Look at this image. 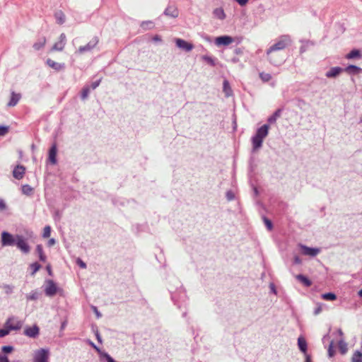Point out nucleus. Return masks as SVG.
Returning a JSON list of instances; mask_svg holds the SVG:
<instances>
[{"label": "nucleus", "mask_w": 362, "mask_h": 362, "mask_svg": "<svg viewBox=\"0 0 362 362\" xmlns=\"http://www.w3.org/2000/svg\"><path fill=\"white\" fill-rule=\"evenodd\" d=\"M51 228L49 226H47L44 228L42 236L43 238H48L50 235Z\"/></svg>", "instance_id": "nucleus-32"}, {"label": "nucleus", "mask_w": 362, "mask_h": 362, "mask_svg": "<svg viewBox=\"0 0 362 362\" xmlns=\"http://www.w3.org/2000/svg\"><path fill=\"white\" fill-rule=\"evenodd\" d=\"M203 59L211 65H214V62L211 57L204 56L203 57Z\"/></svg>", "instance_id": "nucleus-48"}, {"label": "nucleus", "mask_w": 362, "mask_h": 362, "mask_svg": "<svg viewBox=\"0 0 362 362\" xmlns=\"http://www.w3.org/2000/svg\"><path fill=\"white\" fill-rule=\"evenodd\" d=\"M47 64L48 66H49L50 67H52V69H54L55 70H59L64 67L63 64L54 62V61H52L51 59H47Z\"/></svg>", "instance_id": "nucleus-23"}, {"label": "nucleus", "mask_w": 362, "mask_h": 362, "mask_svg": "<svg viewBox=\"0 0 362 362\" xmlns=\"http://www.w3.org/2000/svg\"><path fill=\"white\" fill-rule=\"evenodd\" d=\"M76 262L81 268H86V264L81 259H77Z\"/></svg>", "instance_id": "nucleus-50"}, {"label": "nucleus", "mask_w": 362, "mask_h": 362, "mask_svg": "<svg viewBox=\"0 0 362 362\" xmlns=\"http://www.w3.org/2000/svg\"><path fill=\"white\" fill-rule=\"evenodd\" d=\"M95 348L97 349V351H100L99 349H98L96 346Z\"/></svg>", "instance_id": "nucleus-64"}, {"label": "nucleus", "mask_w": 362, "mask_h": 362, "mask_svg": "<svg viewBox=\"0 0 362 362\" xmlns=\"http://www.w3.org/2000/svg\"><path fill=\"white\" fill-rule=\"evenodd\" d=\"M37 298H38V294L35 292L27 296L28 300H36Z\"/></svg>", "instance_id": "nucleus-43"}, {"label": "nucleus", "mask_w": 362, "mask_h": 362, "mask_svg": "<svg viewBox=\"0 0 362 362\" xmlns=\"http://www.w3.org/2000/svg\"><path fill=\"white\" fill-rule=\"evenodd\" d=\"M40 333V329L37 325H33L31 327H26L24 329V334L30 338H36Z\"/></svg>", "instance_id": "nucleus-6"}, {"label": "nucleus", "mask_w": 362, "mask_h": 362, "mask_svg": "<svg viewBox=\"0 0 362 362\" xmlns=\"http://www.w3.org/2000/svg\"><path fill=\"white\" fill-rule=\"evenodd\" d=\"M290 42V38L288 36H283L278 42L274 44L270 49L267 51V54H269L271 52L275 50H279L285 48L286 45Z\"/></svg>", "instance_id": "nucleus-4"}, {"label": "nucleus", "mask_w": 362, "mask_h": 362, "mask_svg": "<svg viewBox=\"0 0 362 362\" xmlns=\"http://www.w3.org/2000/svg\"><path fill=\"white\" fill-rule=\"evenodd\" d=\"M271 288H272V291H273L274 293H276V289H275V287H274V284H272V285H271Z\"/></svg>", "instance_id": "nucleus-59"}, {"label": "nucleus", "mask_w": 362, "mask_h": 362, "mask_svg": "<svg viewBox=\"0 0 362 362\" xmlns=\"http://www.w3.org/2000/svg\"><path fill=\"white\" fill-rule=\"evenodd\" d=\"M21 97V94L12 92L11 94V100L8 103V105L10 107L15 106L19 101Z\"/></svg>", "instance_id": "nucleus-15"}, {"label": "nucleus", "mask_w": 362, "mask_h": 362, "mask_svg": "<svg viewBox=\"0 0 362 362\" xmlns=\"http://www.w3.org/2000/svg\"><path fill=\"white\" fill-rule=\"evenodd\" d=\"M259 77L264 82H267L272 78L271 74L264 72L259 74Z\"/></svg>", "instance_id": "nucleus-30"}, {"label": "nucleus", "mask_w": 362, "mask_h": 362, "mask_svg": "<svg viewBox=\"0 0 362 362\" xmlns=\"http://www.w3.org/2000/svg\"><path fill=\"white\" fill-rule=\"evenodd\" d=\"M358 296L362 298V288L358 293Z\"/></svg>", "instance_id": "nucleus-63"}, {"label": "nucleus", "mask_w": 362, "mask_h": 362, "mask_svg": "<svg viewBox=\"0 0 362 362\" xmlns=\"http://www.w3.org/2000/svg\"><path fill=\"white\" fill-rule=\"evenodd\" d=\"M30 267L33 269L32 274H34L40 269L41 266L38 263L35 262V263L31 264Z\"/></svg>", "instance_id": "nucleus-33"}, {"label": "nucleus", "mask_w": 362, "mask_h": 362, "mask_svg": "<svg viewBox=\"0 0 362 362\" xmlns=\"http://www.w3.org/2000/svg\"><path fill=\"white\" fill-rule=\"evenodd\" d=\"M213 13L215 17L220 20H223L226 18V14L222 8H217L214 9Z\"/></svg>", "instance_id": "nucleus-17"}, {"label": "nucleus", "mask_w": 362, "mask_h": 362, "mask_svg": "<svg viewBox=\"0 0 362 362\" xmlns=\"http://www.w3.org/2000/svg\"><path fill=\"white\" fill-rule=\"evenodd\" d=\"M9 333V329H8L6 327L4 329H0V337H3Z\"/></svg>", "instance_id": "nucleus-41"}, {"label": "nucleus", "mask_w": 362, "mask_h": 362, "mask_svg": "<svg viewBox=\"0 0 362 362\" xmlns=\"http://www.w3.org/2000/svg\"><path fill=\"white\" fill-rule=\"evenodd\" d=\"M339 349L342 354H345L346 352L347 346H346V344L344 341L341 340L339 342Z\"/></svg>", "instance_id": "nucleus-31"}, {"label": "nucleus", "mask_w": 362, "mask_h": 362, "mask_svg": "<svg viewBox=\"0 0 362 362\" xmlns=\"http://www.w3.org/2000/svg\"><path fill=\"white\" fill-rule=\"evenodd\" d=\"M264 223H265L266 226L267 227V228L269 230H272V223L271 221H269L267 218H264Z\"/></svg>", "instance_id": "nucleus-42"}, {"label": "nucleus", "mask_w": 362, "mask_h": 362, "mask_svg": "<svg viewBox=\"0 0 362 362\" xmlns=\"http://www.w3.org/2000/svg\"><path fill=\"white\" fill-rule=\"evenodd\" d=\"M351 362H362V351H355L351 357Z\"/></svg>", "instance_id": "nucleus-19"}, {"label": "nucleus", "mask_w": 362, "mask_h": 362, "mask_svg": "<svg viewBox=\"0 0 362 362\" xmlns=\"http://www.w3.org/2000/svg\"><path fill=\"white\" fill-rule=\"evenodd\" d=\"M6 209V204L4 199H0V211H4Z\"/></svg>", "instance_id": "nucleus-45"}, {"label": "nucleus", "mask_w": 362, "mask_h": 362, "mask_svg": "<svg viewBox=\"0 0 362 362\" xmlns=\"http://www.w3.org/2000/svg\"><path fill=\"white\" fill-rule=\"evenodd\" d=\"M16 244L17 245L18 247L24 253L29 252L30 247L23 236H21V235L16 236Z\"/></svg>", "instance_id": "nucleus-5"}, {"label": "nucleus", "mask_w": 362, "mask_h": 362, "mask_svg": "<svg viewBox=\"0 0 362 362\" xmlns=\"http://www.w3.org/2000/svg\"><path fill=\"white\" fill-rule=\"evenodd\" d=\"M2 350L5 353H10L13 351V347L11 346H3Z\"/></svg>", "instance_id": "nucleus-46"}, {"label": "nucleus", "mask_w": 362, "mask_h": 362, "mask_svg": "<svg viewBox=\"0 0 362 362\" xmlns=\"http://www.w3.org/2000/svg\"><path fill=\"white\" fill-rule=\"evenodd\" d=\"M45 43H46V39L45 37H43L39 42H35L33 45V47L35 49H40L45 46Z\"/></svg>", "instance_id": "nucleus-29"}, {"label": "nucleus", "mask_w": 362, "mask_h": 362, "mask_svg": "<svg viewBox=\"0 0 362 362\" xmlns=\"http://www.w3.org/2000/svg\"><path fill=\"white\" fill-rule=\"evenodd\" d=\"M240 6H245L248 0H235Z\"/></svg>", "instance_id": "nucleus-51"}, {"label": "nucleus", "mask_w": 362, "mask_h": 362, "mask_svg": "<svg viewBox=\"0 0 362 362\" xmlns=\"http://www.w3.org/2000/svg\"><path fill=\"white\" fill-rule=\"evenodd\" d=\"M165 14L167 16H171L175 18L177 16V10L175 9L173 12H170V8H167L165 11Z\"/></svg>", "instance_id": "nucleus-35"}, {"label": "nucleus", "mask_w": 362, "mask_h": 362, "mask_svg": "<svg viewBox=\"0 0 362 362\" xmlns=\"http://www.w3.org/2000/svg\"><path fill=\"white\" fill-rule=\"evenodd\" d=\"M96 337H97L98 341L99 342H101V338H100V336L99 335V334H96Z\"/></svg>", "instance_id": "nucleus-60"}, {"label": "nucleus", "mask_w": 362, "mask_h": 362, "mask_svg": "<svg viewBox=\"0 0 362 362\" xmlns=\"http://www.w3.org/2000/svg\"><path fill=\"white\" fill-rule=\"evenodd\" d=\"M22 192L25 195H30L33 191V188L29 185H23L21 187Z\"/></svg>", "instance_id": "nucleus-27"}, {"label": "nucleus", "mask_w": 362, "mask_h": 362, "mask_svg": "<svg viewBox=\"0 0 362 362\" xmlns=\"http://www.w3.org/2000/svg\"><path fill=\"white\" fill-rule=\"evenodd\" d=\"M361 54L359 50L358 49H352L348 54H346V58L348 59H351L354 58H361Z\"/></svg>", "instance_id": "nucleus-20"}, {"label": "nucleus", "mask_w": 362, "mask_h": 362, "mask_svg": "<svg viewBox=\"0 0 362 362\" xmlns=\"http://www.w3.org/2000/svg\"><path fill=\"white\" fill-rule=\"evenodd\" d=\"M46 269H47V271L48 272V274L49 276H52V269H51L50 264L47 265Z\"/></svg>", "instance_id": "nucleus-52"}, {"label": "nucleus", "mask_w": 362, "mask_h": 362, "mask_svg": "<svg viewBox=\"0 0 362 362\" xmlns=\"http://www.w3.org/2000/svg\"><path fill=\"white\" fill-rule=\"evenodd\" d=\"M55 243V240L54 239L52 238L50 239L49 241H48V245H52Z\"/></svg>", "instance_id": "nucleus-56"}, {"label": "nucleus", "mask_w": 362, "mask_h": 362, "mask_svg": "<svg viewBox=\"0 0 362 362\" xmlns=\"http://www.w3.org/2000/svg\"><path fill=\"white\" fill-rule=\"evenodd\" d=\"M269 128L268 124H264L257 130L256 134L252 138L254 151L259 149L262 146L264 138L268 134Z\"/></svg>", "instance_id": "nucleus-1"}, {"label": "nucleus", "mask_w": 362, "mask_h": 362, "mask_svg": "<svg viewBox=\"0 0 362 362\" xmlns=\"http://www.w3.org/2000/svg\"><path fill=\"white\" fill-rule=\"evenodd\" d=\"M101 356L104 357L107 362H116L109 354L106 353L101 354Z\"/></svg>", "instance_id": "nucleus-38"}, {"label": "nucleus", "mask_w": 362, "mask_h": 362, "mask_svg": "<svg viewBox=\"0 0 362 362\" xmlns=\"http://www.w3.org/2000/svg\"><path fill=\"white\" fill-rule=\"evenodd\" d=\"M296 279L306 286H310L312 284L311 281L308 278L302 274L297 275Z\"/></svg>", "instance_id": "nucleus-22"}, {"label": "nucleus", "mask_w": 362, "mask_h": 362, "mask_svg": "<svg viewBox=\"0 0 362 362\" xmlns=\"http://www.w3.org/2000/svg\"><path fill=\"white\" fill-rule=\"evenodd\" d=\"M46 282L47 284L45 290L46 295L49 296H52L54 294H56V293L58 291V288L55 283L52 280H47Z\"/></svg>", "instance_id": "nucleus-7"}, {"label": "nucleus", "mask_w": 362, "mask_h": 362, "mask_svg": "<svg viewBox=\"0 0 362 362\" xmlns=\"http://www.w3.org/2000/svg\"><path fill=\"white\" fill-rule=\"evenodd\" d=\"M49 356V349H41L36 351L34 354V362H48Z\"/></svg>", "instance_id": "nucleus-3"}, {"label": "nucleus", "mask_w": 362, "mask_h": 362, "mask_svg": "<svg viewBox=\"0 0 362 362\" xmlns=\"http://www.w3.org/2000/svg\"><path fill=\"white\" fill-rule=\"evenodd\" d=\"M4 288L6 293H11L13 291V286L10 285H4Z\"/></svg>", "instance_id": "nucleus-44"}, {"label": "nucleus", "mask_w": 362, "mask_h": 362, "mask_svg": "<svg viewBox=\"0 0 362 362\" xmlns=\"http://www.w3.org/2000/svg\"><path fill=\"white\" fill-rule=\"evenodd\" d=\"M320 310H321V308H318L315 310V314L319 313L320 312Z\"/></svg>", "instance_id": "nucleus-62"}, {"label": "nucleus", "mask_w": 362, "mask_h": 362, "mask_svg": "<svg viewBox=\"0 0 362 362\" xmlns=\"http://www.w3.org/2000/svg\"><path fill=\"white\" fill-rule=\"evenodd\" d=\"M36 250H37V252L38 253L40 259L42 262H45L46 261V256L45 255V254L43 252V250H42V245H37Z\"/></svg>", "instance_id": "nucleus-25"}, {"label": "nucleus", "mask_w": 362, "mask_h": 362, "mask_svg": "<svg viewBox=\"0 0 362 362\" xmlns=\"http://www.w3.org/2000/svg\"><path fill=\"white\" fill-rule=\"evenodd\" d=\"M294 260L296 264H300V262H301V261L298 257H296Z\"/></svg>", "instance_id": "nucleus-57"}, {"label": "nucleus", "mask_w": 362, "mask_h": 362, "mask_svg": "<svg viewBox=\"0 0 362 362\" xmlns=\"http://www.w3.org/2000/svg\"><path fill=\"white\" fill-rule=\"evenodd\" d=\"M341 71V69L339 67H334L326 73L327 78H332L337 76Z\"/></svg>", "instance_id": "nucleus-16"}, {"label": "nucleus", "mask_w": 362, "mask_h": 362, "mask_svg": "<svg viewBox=\"0 0 362 362\" xmlns=\"http://www.w3.org/2000/svg\"><path fill=\"white\" fill-rule=\"evenodd\" d=\"M334 342L333 341H331L329 345V349H328V354L330 357H332L334 356Z\"/></svg>", "instance_id": "nucleus-36"}, {"label": "nucleus", "mask_w": 362, "mask_h": 362, "mask_svg": "<svg viewBox=\"0 0 362 362\" xmlns=\"http://www.w3.org/2000/svg\"><path fill=\"white\" fill-rule=\"evenodd\" d=\"M298 344L299 346V349L306 354L307 351V342L305 339L303 337H299L298 339Z\"/></svg>", "instance_id": "nucleus-18"}, {"label": "nucleus", "mask_w": 362, "mask_h": 362, "mask_svg": "<svg viewBox=\"0 0 362 362\" xmlns=\"http://www.w3.org/2000/svg\"><path fill=\"white\" fill-rule=\"evenodd\" d=\"M217 45H228L233 42V39L228 35L218 37L215 40Z\"/></svg>", "instance_id": "nucleus-12"}, {"label": "nucleus", "mask_w": 362, "mask_h": 362, "mask_svg": "<svg viewBox=\"0 0 362 362\" xmlns=\"http://www.w3.org/2000/svg\"><path fill=\"white\" fill-rule=\"evenodd\" d=\"M66 44V35L64 33H62L59 36V40L56 42L52 49L54 51H62Z\"/></svg>", "instance_id": "nucleus-10"}, {"label": "nucleus", "mask_w": 362, "mask_h": 362, "mask_svg": "<svg viewBox=\"0 0 362 362\" xmlns=\"http://www.w3.org/2000/svg\"><path fill=\"white\" fill-rule=\"evenodd\" d=\"M322 298L327 300H334L337 296L334 293H326L322 295Z\"/></svg>", "instance_id": "nucleus-28"}, {"label": "nucleus", "mask_w": 362, "mask_h": 362, "mask_svg": "<svg viewBox=\"0 0 362 362\" xmlns=\"http://www.w3.org/2000/svg\"><path fill=\"white\" fill-rule=\"evenodd\" d=\"M281 110H277L271 117H269L268 122L271 124L274 123L276 119L280 116Z\"/></svg>", "instance_id": "nucleus-26"}, {"label": "nucleus", "mask_w": 362, "mask_h": 362, "mask_svg": "<svg viewBox=\"0 0 362 362\" xmlns=\"http://www.w3.org/2000/svg\"><path fill=\"white\" fill-rule=\"evenodd\" d=\"M66 322H62V329H64L66 327Z\"/></svg>", "instance_id": "nucleus-61"}, {"label": "nucleus", "mask_w": 362, "mask_h": 362, "mask_svg": "<svg viewBox=\"0 0 362 362\" xmlns=\"http://www.w3.org/2000/svg\"><path fill=\"white\" fill-rule=\"evenodd\" d=\"M9 127L8 126H0V136L8 133Z\"/></svg>", "instance_id": "nucleus-34"}, {"label": "nucleus", "mask_w": 362, "mask_h": 362, "mask_svg": "<svg viewBox=\"0 0 362 362\" xmlns=\"http://www.w3.org/2000/svg\"><path fill=\"white\" fill-rule=\"evenodd\" d=\"M305 362H311L310 357L308 354H306Z\"/></svg>", "instance_id": "nucleus-58"}, {"label": "nucleus", "mask_w": 362, "mask_h": 362, "mask_svg": "<svg viewBox=\"0 0 362 362\" xmlns=\"http://www.w3.org/2000/svg\"><path fill=\"white\" fill-rule=\"evenodd\" d=\"M346 70L347 71H353L354 72H359L361 71V69L356 66H354V65H349L347 68H346Z\"/></svg>", "instance_id": "nucleus-37"}, {"label": "nucleus", "mask_w": 362, "mask_h": 362, "mask_svg": "<svg viewBox=\"0 0 362 362\" xmlns=\"http://www.w3.org/2000/svg\"><path fill=\"white\" fill-rule=\"evenodd\" d=\"M89 90H90L89 88H88V87H86L83 89L82 93H81V97L83 99H85L88 97Z\"/></svg>", "instance_id": "nucleus-39"}, {"label": "nucleus", "mask_w": 362, "mask_h": 362, "mask_svg": "<svg viewBox=\"0 0 362 362\" xmlns=\"http://www.w3.org/2000/svg\"><path fill=\"white\" fill-rule=\"evenodd\" d=\"M154 42H160L161 41V38L159 35H155L153 39H152Z\"/></svg>", "instance_id": "nucleus-54"}, {"label": "nucleus", "mask_w": 362, "mask_h": 362, "mask_svg": "<svg viewBox=\"0 0 362 362\" xmlns=\"http://www.w3.org/2000/svg\"><path fill=\"white\" fill-rule=\"evenodd\" d=\"M223 91L227 97L233 95V90L227 80H224L223 81Z\"/></svg>", "instance_id": "nucleus-21"}, {"label": "nucleus", "mask_w": 362, "mask_h": 362, "mask_svg": "<svg viewBox=\"0 0 362 362\" xmlns=\"http://www.w3.org/2000/svg\"><path fill=\"white\" fill-rule=\"evenodd\" d=\"M100 82V79L98 80L97 81L94 82L93 84H92V88L93 89H95L96 87L98 86L99 83Z\"/></svg>", "instance_id": "nucleus-53"}, {"label": "nucleus", "mask_w": 362, "mask_h": 362, "mask_svg": "<svg viewBox=\"0 0 362 362\" xmlns=\"http://www.w3.org/2000/svg\"><path fill=\"white\" fill-rule=\"evenodd\" d=\"M22 327L23 322L14 316L9 317L5 323V327L9 329V332L11 331H18Z\"/></svg>", "instance_id": "nucleus-2"}, {"label": "nucleus", "mask_w": 362, "mask_h": 362, "mask_svg": "<svg viewBox=\"0 0 362 362\" xmlns=\"http://www.w3.org/2000/svg\"><path fill=\"white\" fill-rule=\"evenodd\" d=\"M57 145L54 144L49 151V161L52 164L55 165L57 163Z\"/></svg>", "instance_id": "nucleus-13"}, {"label": "nucleus", "mask_w": 362, "mask_h": 362, "mask_svg": "<svg viewBox=\"0 0 362 362\" xmlns=\"http://www.w3.org/2000/svg\"><path fill=\"white\" fill-rule=\"evenodd\" d=\"M57 20L59 23L62 24L65 21V16L63 13H59V16H57Z\"/></svg>", "instance_id": "nucleus-40"}, {"label": "nucleus", "mask_w": 362, "mask_h": 362, "mask_svg": "<svg viewBox=\"0 0 362 362\" xmlns=\"http://www.w3.org/2000/svg\"><path fill=\"white\" fill-rule=\"evenodd\" d=\"M302 253L310 257H315L319 252V248L308 247L305 245H300Z\"/></svg>", "instance_id": "nucleus-9"}, {"label": "nucleus", "mask_w": 362, "mask_h": 362, "mask_svg": "<svg viewBox=\"0 0 362 362\" xmlns=\"http://www.w3.org/2000/svg\"><path fill=\"white\" fill-rule=\"evenodd\" d=\"M226 197L228 200H232L235 198V195L231 191L227 192Z\"/></svg>", "instance_id": "nucleus-47"}, {"label": "nucleus", "mask_w": 362, "mask_h": 362, "mask_svg": "<svg viewBox=\"0 0 362 362\" xmlns=\"http://www.w3.org/2000/svg\"><path fill=\"white\" fill-rule=\"evenodd\" d=\"M25 173V168L23 165H18L14 168L13 175L16 179L21 180L24 176Z\"/></svg>", "instance_id": "nucleus-11"}, {"label": "nucleus", "mask_w": 362, "mask_h": 362, "mask_svg": "<svg viewBox=\"0 0 362 362\" xmlns=\"http://www.w3.org/2000/svg\"><path fill=\"white\" fill-rule=\"evenodd\" d=\"M0 362H9L8 358L6 356H0ZM13 362H20L18 361Z\"/></svg>", "instance_id": "nucleus-49"}, {"label": "nucleus", "mask_w": 362, "mask_h": 362, "mask_svg": "<svg viewBox=\"0 0 362 362\" xmlns=\"http://www.w3.org/2000/svg\"><path fill=\"white\" fill-rule=\"evenodd\" d=\"M175 42H176L177 46L179 48L185 49V50L188 51V52L192 50V48H193V45L191 43H189V42H187L185 40H182V39H177L175 40Z\"/></svg>", "instance_id": "nucleus-14"}, {"label": "nucleus", "mask_w": 362, "mask_h": 362, "mask_svg": "<svg viewBox=\"0 0 362 362\" xmlns=\"http://www.w3.org/2000/svg\"><path fill=\"white\" fill-rule=\"evenodd\" d=\"M1 241L3 245H12L16 243V238L15 239L8 232L4 231L1 235Z\"/></svg>", "instance_id": "nucleus-8"}, {"label": "nucleus", "mask_w": 362, "mask_h": 362, "mask_svg": "<svg viewBox=\"0 0 362 362\" xmlns=\"http://www.w3.org/2000/svg\"><path fill=\"white\" fill-rule=\"evenodd\" d=\"M97 42H95L93 43H88L87 44L86 46H83V47H81L79 49H78V52L79 53H82V52H88V51H90L96 45Z\"/></svg>", "instance_id": "nucleus-24"}, {"label": "nucleus", "mask_w": 362, "mask_h": 362, "mask_svg": "<svg viewBox=\"0 0 362 362\" xmlns=\"http://www.w3.org/2000/svg\"><path fill=\"white\" fill-rule=\"evenodd\" d=\"M93 310H94V312H95V313L96 316H97L98 317H100L101 315H100V313L98 311V310H97V308H96L95 307H93Z\"/></svg>", "instance_id": "nucleus-55"}]
</instances>
